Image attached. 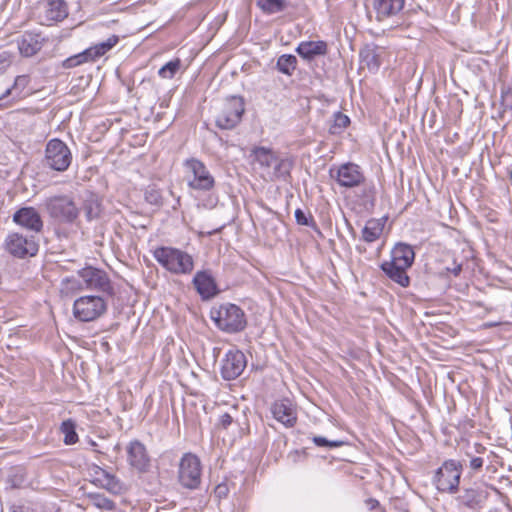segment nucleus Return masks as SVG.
I'll return each mask as SVG.
<instances>
[{
  "label": "nucleus",
  "instance_id": "obj_1",
  "mask_svg": "<svg viewBox=\"0 0 512 512\" xmlns=\"http://www.w3.org/2000/svg\"><path fill=\"white\" fill-rule=\"evenodd\" d=\"M153 257L167 271L176 275L190 274L194 269L193 257L186 251L161 246L153 251Z\"/></svg>",
  "mask_w": 512,
  "mask_h": 512
},
{
  "label": "nucleus",
  "instance_id": "obj_2",
  "mask_svg": "<svg viewBox=\"0 0 512 512\" xmlns=\"http://www.w3.org/2000/svg\"><path fill=\"white\" fill-rule=\"evenodd\" d=\"M211 319L216 326L227 333H237L245 329L247 321L244 311L231 303L213 307L210 311Z\"/></svg>",
  "mask_w": 512,
  "mask_h": 512
},
{
  "label": "nucleus",
  "instance_id": "obj_3",
  "mask_svg": "<svg viewBox=\"0 0 512 512\" xmlns=\"http://www.w3.org/2000/svg\"><path fill=\"white\" fill-rule=\"evenodd\" d=\"M184 179L189 189L196 192H208L215 186V179L206 165L197 158L183 162Z\"/></svg>",
  "mask_w": 512,
  "mask_h": 512
},
{
  "label": "nucleus",
  "instance_id": "obj_4",
  "mask_svg": "<svg viewBox=\"0 0 512 512\" xmlns=\"http://www.w3.org/2000/svg\"><path fill=\"white\" fill-rule=\"evenodd\" d=\"M44 205L49 216L59 223L72 224L80 213L76 203L68 195L49 197Z\"/></svg>",
  "mask_w": 512,
  "mask_h": 512
},
{
  "label": "nucleus",
  "instance_id": "obj_5",
  "mask_svg": "<svg viewBox=\"0 0 512 512\" xmlns=\"http://www.w3.org/2000/svg\"><path fill=\"white\" fill-rule=\"evenodd\" d=\"M72 162V153L65 142L58 138L49 140L45 147L43 164L45 167L57 171H66Z\"/></svg>",
  "mask_w": 512,
  "mask_h": 512
},
{
  "label": "nucleus",
  "instance_id": "obj_6",
  "mask_svg": "<svg viewBox=\"0 0 512 512\" xmlns=\"http://www.w3.org/2000/svg\"><path fill=\"white\" fill-rule=\"evenodd\" d=\"M461 475L462 465L455 460H447L436 470L433 483L438 491L454 494L458 490Z\"/></svg>",
  "mask_w": 512,
  "mask_h": 512
},
{
  "label": "nucleus",
  "instance_id": "obj_7",
  "mask_svg": "<svg viewBox=\"0 0 512 512\" xmlns=\"http://www.w3.org/2000/svg\"><path fill=\"white\" fill-rule=\"evenodd\" d=\"M119 42L117 35H111L106 41L91 46L84 51L68 57L62 62V67L71 69L88 62H94L104 56Z\"/></svg>",
  "mask_w": 512,
  "mask_h": 512
},
{
  "label": "nucleus",
  "instance_id": "obj_8",
  "mask_svg": "<svg viewBox=\"0 0 512 512\" xmlns=\"http://www.w3.org/2000/svg\"><path fill=\"white\" fill-rule=\"evenodd\" d=\"M107 310L105 300L100 296H82L74 301L73 315L81 322H90L102 316Z\"/></svg>",
  "mask_w": 512,
  "mask_h": 512
},
{
  "label": "nucleus",
  "instance_id": "obj_9",
  "mask_svg": "<svg viewBox=\"0 0 512 512\" xmlns=\"http://www.w3.org/2000/svg\"><path fill=\"white\" fill-rule=\"evenodd\" d=\"M201 471L200 459L192 453H185L179 463V482L185 488L196 489L201 483Z\"/></svg>",
  "mask_w": 512,
  "mask_h": 512
},
{
  "label": "nucleus",
  "instance_id": "obj_10",
  "mask_svg": "<svg viewBox=\"0 0 512 512\" xmlns=\"http://www.w3.org/2000/svg\"><path fill=\"white\" fill-rule=\"evenodd\" d=\"M244 110L242 98L233 96L227 99L215 118L216 125L220 129H233L241 121Z\"/></svg>",
  "mask_w": 512,
  "mask_h": 512
},
{
  "label": "nucleus",
  "instance_id": "obj_11",
  "mask_svg": "<svg viewBox=\"0 0 512 512\" xmlns=\"http://www.w3.org/2000/svg\"><path fill=\"white\" fill-rule=\"evenodd\" d=\"M6 250L17 258L34 256L38 252V244L33 236L22 233H10L5 240Z\"/></svg>",
  "mask_w": 512,
  "mask_h": 512
},
{
  "label": "nucleus",
  "instance_id": "obj_12",
  "mask_svg": "<svg viewBox=\"0 0 512 512\" xmlns=\"http://www.w3.org/2000/svg\"><path fill=\"white\" fill-rule=\"evenodd\" d=\"M38 9V18L43 25L61 22L68 16V7L64 0H42Z\"/></svg>",
  "mask_w": 512,
  "mask_h": 512
},
{
  "label": "nucleus",
  "instance_id": "obj_13",
  "mask_svg": "<svg viewBox=\"0 0 512 512\" xmlns=\"http://www.w3.org/2000/svg\"><path fill=\"white\" fill-rule=\"evenodd\" d=\"M334 169L330 170V173L337 183L346 188L358 187L365 180V176L359 165L354 163H345L336 169L335 175L333 174Z\"/></svg>",
  "mask_w": 512,
  "mask_h": 512
},
{
  "label": "nucleus",
  "instance_id": "obj_14",
  "mask_svg": "<svg viewBox=\"0 0 512 512\" xmlns=\"http://www.w3.org/2000/svg\"><path fill=\"white\" fill-rule=\"evenodd\" d=\"M247 365L246 356L240 350H229L222 360L221 375L225 380L239 377Z\"/></svg>",
  "mask_w": 512,
  "mask_h": 512
},
{
  "label": "nucleus",
  "instance_id": "obj_15",
  "mask_svg": "<svg viewBox=\"0 0 512 512\" xmlns=\"http://www.w3.org/2000/svg\"><path fill=\"white\" fill-rule=\"evenodd\" d=\"M78 274L85 282L87 288L99 290L109 295L113 294V287L104 271L93 267H86L79 270Z\"/></svg>",
  "mask_w": 512,
  "mask_h": 512
},
{
  "label": "nucleus",
  "instance_id": "obj_16",
  "mask_svg": "<svg viewBox=\"0 0 512 512\" xmlns=\"http://www.w3.org/2000/svg\"><path fill=\"white\" fill-rule=\"evenodd\" d=\"M129 465L140 473L147 472L150 467V457L146 447L138 440L131 441L127 446Z\"/></svg>",
  "mask_w": 512,
  "mask_h": 512
},
{
  "label": "nucleus",
  "instance_id": "obj_17",
  "mask_svg": "<svg viewBox=\"0 0 512 512\" xmlns=\"http://www.w3.org/2000/svg\"><path fill=\"white\" fill-rule=\"evenodd\" d=\"M46 40L41 33L27 31L20 36L17 43L21 55L31 57L42 49Z\"/></svg>",
  "mask_w": 512,
  "mask_h": 512
},
{
  "label": "nucleus",
  "instance_id": "obj_18",
  "mask_svg": "<svg viewBox=\"0 0 512 512\" xmlns=\"http://www.w3.org/2000/svg\"><path fill=\"white\" fill-rule=\"evenodd\" d=\"M488 493L480 487H471L463 490L457 497L459 505L473 511L480 510L487 500Z\"/></svg>",
  "mask_w": 512,
  "mask_h": 512
},
{
  "label": "nucleus",
  "instance_id": "obj_19",
  "mask_svg": "<svg viewBox=\"0 0 512 512\" xmlns=\"http://www.w3.org/2000/svg\"><path fill=\"white\" fill-rule=\"evenodd\" d=\"M13 220L18 225L34 232H40L43 227V221L39 213L33 207H24L19 209L13 215Z\"/></svg>",
  "mask_w": 512,
  "mask_h": 512
},
{
  "label": "nucleus",
  "instance_id": "obj_20",
  "mask_svg": "<svg viewBox=\"0 0 512 512\" xmlns=\"http://www.w3.org/2000/svg\"><path fill=\"white\" fill-rule=\"evenodd\" d=\"M193 284L203 299L213 298L218 293L215 279L208 271H198L193 278Z\"/></svg>",
  "mask_w": 512,
  "mask_h": 512
},
{
  "label": "nucleus",
  "instance_id": "obj_21",
  "mask_svg": "<svg viewBox=\"0 0 512 512\" xmlns=\"http://www.w3.org/2000/svg\"><path fill=\"white\" fill-rule=\"evenodd\" d=\"M294 162L289 157H278L272 164V167L268 169L264 177H267L270 181L284 180L286 181L290 177L291 170Z\"/></svg>",
  "mask_w": 512,
  "mask_h": 512
},
{
  "label": "nucleus",
  "instance_id": "obj_22",
  "mask_svg": "<svg viewBox=\"0 0 512 512\" xmlns=\"http://www.w3.org/2000/svg\"><path fill=\"white\" fill-rule=\"evenodd\" d=\"M273 417L287 427L296 423L297 417L291 403L288 400L277 401L271 406Z\"/></svg>",
  "mask_w": 512,
  "mask_h": 512
},
{
  "label": "nucleus",
  "instance_id": "obj_23",
  "mask_svg": "<svg viewBox=\"0 0 512 512\" xmlns=\"http://www.w3.org/2000/svg\"><path fill=\"white\" fill-rule=\"evenodd\" d=\"M415 258V252L412 246L405 243H398L391 251V260L389 262L398 265V267L409 268L412 266Z\"/></svg>",
  "mask_w": 512,
  "mask_h": 512
},
{
  "label": "nucleus",
  "instance_id": "obj_24",
  "mask_svg": "<svg viewBox=\"0 0 512 512\" xmlns=\"http://www.w3.org/2000/svg\"><path fill=\"white\" fill-rule=\"evenodd\" d=\"M95 482L103 489L107 491L118 494L122 490V486L120 481L115 477V475L109 473L105 469L95 466L94 469Z\"/></svg>",
  "mask_w": 512,
  "mask_h": 512
},
{
  "label": "nucleus",
  "instance_id": "obj_25",
  "mask_svg": "<svg viewBox=\"0 0 512 512\" xmlns=\"http://www.w3.org/2000/svg\"><path fill=\"white\" fill-rule=\"evenodd\" d=\"M405 0H374L373 7L376 10L377 20L398 14L404 7Z\"/></svg>",
  "mask_w": 512,
  "mask_h": 512
},
{
  "label": "nucleus",
  "instance_id": "obj_26",
  "mask_svg": "<svg viewBox=\"0 0 512 512\" xmlns=\"http://www.w3.org/2000/svg\"><path fill=\"white\" fill-rule=\"evenodd\" d=\"M251 156L262 169L263 175H265L268 169L272 167V164L278 157V154L270 148L256 146L252 149Z\"/></svg>",
  "mask_w": 512,
  "mask_h": 512
},
{
  "label": "nucleus",
  "instance_id": "obj_27",
  "mask_svg": "<svg viewBox=\"0 0 512 512\" xmlns=\"http://www.w3.org/2000/svg\"><path fill=\"white\" fill-rule=\"evenodd\" d=\"M296 51L304 59L311 60L327 53V43L325 41H303L298 45Z\"/></svg>",
  "mask_w": 512,
  "mask_h": 512
},
{
  "label": "nucleus",
  "instance_id": "obj_28",
  "mask_svg": "<svg viewBox=\"0 0 512 512\" xmlns=\"http://www.w3.org/2000/svg\"><path fill=\"white\" fill-rule=\"evenodd\" d=\"M382 271L395 283L399 284L401 287H408L410 284V278L407 275L406 270L408 268L398 267L391 262H383L381 264Z\"/></svg>",
  "mask_w": 512,
  "mask_h": 512
},
{
  "label": "nucleus",
  "instance_id": "obj_29",
  "mask_svg": "<svg viewBox=\"0 0 512 512\" xmlns=\"http://www.w3.org/2000/svg\"><path fill=\"white\" fill-rule=\"evenodd\" d=\"M384 53L383 48L376 45H366L360 52L362 61L371 71H376L381 65V56Z\"/></svg>",
  "mask_w": 512,
  "mask_h": 512
},
{
  "label": "nucleus",
  "instance_id": "obj_30",
  "mask_svg": "<svg viewBox=\"0 0 512 512\" xmlns=\"http://www.w3.org/2000/svg\"><path fill=\"white\" fill-rule=\"evenodd\" d=\"M384 229L383 219H370L362 229V238L367 243L376 241Z\"/></svg>",
  "mask_w": 512,
  "mask_h": 512
},
{
  "label": "nucleus",
  "instance_id": "obj_31",
  "mask_svg": "<svg viewBox=\"0 0 512 512\" xmlns=\"http://www.w3.org/2000/svg\"><path fill=\"white\" fill-rule=\"evenodd\" d=\"M360 193L357 195L360 204L366 209L373 208L376 200V189L373 183L366 182V179L360 184Z\"/></svg>",
  "mask_w": 512,
  "mask_h": 512
},
{
  "label": "nucleus",
  "instance_id": "obj_32",
  "mask_svg": "<svg viewBox=\"0 0 512 512\" xmlns=\"http://www.w3.org/2000/svg\"><path fill=\"white\" fill-rule=\"evenodd\" d=\"M60 430L64 434V443L66 445H73L78 441V435L76 433L75 422L71 419H67L62 422Z\"/></svg>",
  "mask_w": 512,
  "mask_h": 512
},
{
  "label": "nucleus",
  "instance_id": "obj_33",
  "mask_svg": "<svg viewBox=\"0 0 512 512\" xmlns=\"http://www.w3.org/2000/svg\"><path fill=\"white\" fill-rule=\"evenodd\" d=\"M277 69L286 75H291L297 66V58L290 54L281 55L277 60Z\"/></svg>",
  "mask_w": 512,
  "mask_h": 512
},
{
  "label": "nucleus",
  "instance_id": "obj_34",
  "mask_svg": "<svg viewBox=\"0 0 512 512\" xmlns=\"http://www.w3.org/2000/svg\"><path fill=\"white\" fill-rule=\"evenodd\" d=\"M83 209H84L87 219L93 220L100 216L101 203L97 198L92 196L85 201Z\"/></svg>",
  "mask_w": 512,
  "mask_h": 512
},
{
  "label": "nucleus",
  "instance_id": "obj_35",
  "mask_svg": "<svg viewBox=\"0 0 512 512\" xmlns=\"http://www.w3.org/2000/svg\"><path fill=\"white\" fill-rule=\"evenodd\" d=\"M258 6L266 13L274 14L286 8L284 0H257Z\"/></svg>",
  "mask_w": 512,
  "mask_h": 512
},
{
  "label": "nucleus",
  "instance_id": "obj_36",
  "mask_svg": "<svg viewBox=\"0 0 512 512\" xmlns=\"http://www.w3.org/2000/svg\"><path fill=\"white\" fill-rule=\"evenodd\" d=\"M180 66L181 60L179 58L173 59L159 69L158 75L163 79H172L179 71Z\"/></svg>",
  "mask_w": 512,
  "mask_h": 512
},
{
  "label": "nucleus",
  "instance_id": "obj_37",
  "mask_svg": "<svg viewBox=\"0 0 512 512\" xmlns=\"http://www.w3.org/2000/svg\"><path fill=\"white\" fill-rule=\"evenodd\" d=\"M295 219L298 225L307 226L314 230L317 229V224L310 212L306 213L302 209L295 210Z\"/></svg>",
  "mask_w": 512,
  "mask_h": 512
},
{
  "label": "nucleus",
  "instance_id": "obj_38",
  "mask_svg": "<svg viewBox=\"0 0 512 512\" xmlns=\"http://www.w3.org/2000/svg\"><path fill=\"white\" fill-rule=\"evenodd\" d=\"M90 499H91L93 505L96 506L97 508L105 509V510H114L115 509V503L111 499H109L101 494H91Z\"/></svg>",
  "mask_w": 512,
  "mask_h": 512
},
{
  "label": "nucleus",
  "instance_id": "obj_39",
  "mask_svg": "<svg viewBox=\"0 0 512 512\" xmlns=\"http://www.w3.org/2000/svg\"><path fill=\"white\" fill-rule=\"evenodd\" d=\"M350 123V119L347 115L337 112L334 116V124L331 126L330 131L333 134L340 133Z\"/></svg>",
  "mask_w": 512,
  "mask_h": 512
},
{
  "label": "nucleus",
  "instance_id": "obj_40",
  "mask_svg": "<svg viewBox=\"0 0 512 512\" xmlns=\"http://www.w3.org/2000/svg\"><path fill=\"white\" fill-rule=\"evenodd\" d=\"M237 413H238L237 407H235V406L231 407L228 412H225L222 415H220L219 425L222 428L227 429L235 420Z\"/></svg>",
  "mask_w": 512,
  "mask_h": 512
},
{
  "label": "nucleus",
  "instance_id": "obj_41",
  "mask_svg": "<svg viewBox=\"0 0 512 512\" xmlns=\"http://www.w3.org/2000/svg\"><path fill=\"white\" fill-rule=\"evenodd\" d=\"M313 442L318 447H328V448H337L344 445L343 441L340 440H328L325 437L322 436H315L313 437Z\"/></svg>",
  "mask_w": 512,
  "mask_h": 512
},
{
  "label": "nucleus",
  "instance_id": "obj_42",
  "mask_svg": "<svg viewBox=\"0 0 512 512\" xmlns=\"http://www.w3.org/2000/svg\"><path fill=\"white\" fill-rule=\"evenodd\" d=\"M502 106L504 110H509L512 113V92L507 91L502 93Z\"/></svg>",
  "mask_w": 512,
  "mask_h": 512
},
{
  "label": "nucleus",
  "instance_id": "obj_43",
  "mask_svg": "<svg viewBox=\"0 0 512 512\" xmlns=\"http://www.w3.org/2000/svg\"><path fill=\"white\" fill-rule=\"evenodd\" d=\"M28 77L26 75L17 76L14 82V87H22L24 88L28 84Z\"/></svg>",
  "mask_w": 512,
  "mask_h": 512
},
{
  "label": "nucleus",
  "instance_id": "obj_44",
  "mask_svg": "<svg viewBox=\"0 0 512 512\" xmlns=\"http://www.w3.org/2000/svg\"><path fill=\"white\" fill-rule=\"evenodd\" d=\"M228 493V487L226 484H219L215 488V494L218 497H225Z\"/></svg>",
  "mask_w": 512,
  "mask_h": 512
},
{
  "label": "nucleus",
  "instance_id": "obj_45",
  "mask_svg": "<svg viewBox=\"0 0 512 512\" xmlns=\"http://www.w3.org/2000/svg\"><path fill=\"white\" fill-rule=\"evenodd\" d=\"M482 466H483V459H482V458H480V457H475V458L471 459V461H470V467H471L472 469L477 470V469H480Z\"/></svg>",
  "mask_w": 512,
  "mask_h": 512
},
{
  "label": "nucleus",
  "instance_id": "obj_46",
  "mask_svg": "<svg viewBox=\"0 0 512 512\" xmlns=\"http://www.w3.org/2000/svg\"><path fill=\"white\" fill-rule=\"evenodd\" d=\"M366 503V506L370 509V510H374L378 507H380V503L378 500L374 499V498H369L365 501Z\"/></svg>",
  "mask_w": 512,
  "mask_h": 512
},
{
  "label": "nucleus",
  "instance_id": "obj_47",
  "mask_svg": "<svg viewBox=\"0 0 512 512\" xmlns=\"http://www.w3.org/2000/svg\"><path fill=\"white\" fill-rule=\"evenodd\" d=\"M447 270L450 271L455 276H458L460 274V272L462 271V264L454 262L453 267L448 268Z\"/></svg>",
  "mask_w": 512,
  "mask_h": 512
},
{
  "label": "nucleus",
  "instance_id": "obj_48",
  "mask_svg": "<svg viewBox=\"0 0 512 512\" xmlns=\"http://www.w3.org/2000/svg\"><path fill=\"white\" fill-rule=\"evenodd\" d=\"M146 199L150 203L157 204L158 203V199H159V195L156 192H150L149 194H147Z\"/></svg>",
  "mask_w": 512,
  "mask_h": 512
},
{
  "label": "nucleus",
  "instance_id": "obj_49",
  "mask_svg": "<svg viewBox=\"0 0 512 512\" xmlns=\"http://www.w3.org/2000/svg\"><path fill=\"white\" fill-rule=\"evenodd\" d=\"M5 65H6V60L0 57V74L2 73Z\"/></svg>",
  "mask_w": 512,
  "mask_h": 512
},
{
  "label": "nucleus",
  "instance_id": "obj_50",
  "mask_svg": "<svg viewBox=\"0 0 512 512\" xmlns=\"http://www.w3.org/2000/svg\"><path fill=\"white\" fill-rule=\"evenodd\" d=\"M10 92H11V89H10V88H8V89L5 91V93L0 97V100H1V99H3V98H5L6 96H8V95L10 94Z\"/></svg>",
  "mask_w": 512,
  "mask_h": 512
},
{
  "label": "nucleus",
  "instance_id": "obj_51",
  "mask_svg": "<svg viewBox=\"0 0 512 512\" xmlns=\"http://www.w3.org/2000/svg\"><path fill=\"white\" fill-rule=\"evenodd\" d=\"M509 175H510V178L512 180V165H511V168H509Z\"/></svg>",
  "mask_w": 512,
  "mask_h": 512
},
{
  "label": "nucleus",
  "instance_id": "obj_52",
  "mask_svg": "<svg viewBox=\"0 0 512 512\" xmlns=\"http://www.w3.org/2000/svg\"><path fill=\"white\" fill-rule=\"evenodd\" d=\"M66 282H67V283H71V282H73V281H72V280H70V279H66Z\"/></svg>",
  "mask_w": 512,
  "mask_h": 512
},
{
  "label": "nucleus",
  "instance_id": "obj_53",
  "mask_svg": "<svg viewBox=\"0 0 512 512\" xmlns=\"http://www.w3.org/2000/svg\"><path fill=\"white\" fill-rule=\"evenodd\" d=\"M92 446H96V443L94 441L91 442Z\"/></svg>",
  "mask_w": 512,
  "mask_h": 512
},
{
  "label": "nucleus",
  "instance_id": "obj_54",
  "mask_svg": "<svg viewBox=\"0 0 512 512\" xmlns=\"http://www.w3.org/2000/svg\"><path fill=\"white\" fill-rule=\"evenodd\" d=\"M381 512H385V510H384V509H382V510H381Z\"/></svg>",
  "mask_w": 512,
  "mask_h": 512
}]
</instances>
